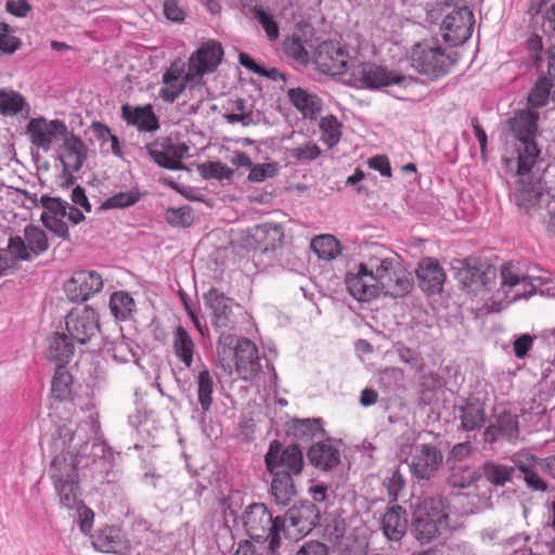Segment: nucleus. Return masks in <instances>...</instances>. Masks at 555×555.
I'll use <instances>...</instances> for the list:
<instances>
[{"label":"nucleus","instance_id":"5fc2aeb1","mask_svg":"<svg viewBox=\"0 0 555 555\" xmlns=\"http://www.w3.org/2000/svg\"><path fill=\"white\" fill-rule=\"evenodd\" d=\"M498 430L501 434V437L506 438L512 441L515 440L518 436V421L516 415L511 412H502L496 418Z\"/></svg>","mask_w":555,"mask_h":555},{"label":"nucleus","instance_id":"de8ad7c7","mask_svg":"<svg viewBox=\"0 0 555 555\" xmlns=\"http://www.w3.org/2000/svg\"><path fill=\"white\" fill-rule=\"evenodd\" d=\"M198 402L204 412L208 411L212 403L214 379L208 370H203L196 378Z\"/></svg>","mask_w":555,"mask_h":555},{"label":"nucleus","instance_id":"0eeeda50","mask_svg":"<svg viewBox=\"0 0 555 555\" xmlns=\"http://www.w3.org/2000/svg\"><path fill=\"white\" fill-rule=\"evenodd\" d=\"M40 203L43 208L40 220L50 232L63 241L70 237L68 222L76 225L85 220L83 214L77 207L61 198L43 195Z\"/></svg>","mask_w":555,"mask_h":555},{"label":"nucleus","instance_id":"0e129e2a","mask_svg":"<svg viewBox=\"0 0 555 555\" xmlns=\"http://www.w3.org/2000/svg\"><path fill=\"white\" fill-rule=\"evenodd\" d=\"M78 518H79V529L83 534H89L93 527L94 521V512L81 504L77 507Z\"/></svg>","mask_w":555,"mask_h":555},{"label":"nucleus","instance_id":"9d476101","mask_svg":"<svg viewBox=\"0 0 555 555\" xmlns=\"http://www.w3.org/2000/svg\"><path fill=\"white\" fill-rule=\"evenodd\" d=\"M66 330L70 339L78 344H87L100 330L99 315L89 306L72 309L66 315Z\"/></svg>","mask_w":555,"mask_h":555},{"label":"nucleus","instance_id":"9b49d317","mask_svg":"<svg viewBox=\"0 0 555 555\" xmlns=\"http://www.w3.org/2000/svg\"><path fill=\"white\" fill-rule=\"evenodd\" d=\"M318 517V511L313 504L293 506L285 517L281 518L280 533L284 532L286 538L299 540L314 528Z\"/></svg>","mask_w":555,"mask_h":555},{"label":"nucleus","instance_id":"603ef678","mask_svg":"<svg viewBox=\"0 0 555 555\" xmlns=\"http://www.w3.org/2000/svg\"><path fill=\"white\" fill-rule=\"evenodd\" d=\"M166 221L173 228H190L194 222V214L191 207H169L165 211Z\"/></svg>","mask_w":555,"mask_h":555},{"label":"nucleus","instance_id":"c756f323","mask_svg":"<svg viewBox=\"0 0 555 555\" xmlns=\"http://www.w3.org/2000/svg\"><path fill=\"white\" fill-rule=\"evenodd\" d=\"M379 284L384 294L397 298L403 297L410 293L413 280L411 274L403 269L400 261H398L392 272H389Z\"/></svg>","mask_w":555,"mask_h":555},{"label":"nucleus","instance_id":"20e7f679","mask_svg":"<svg viewBox=\"0 0 555 555\" xmlns=\"http://www.w3.org/2000/svg\"><path fill=\"white\" fill-rule=\"evenodd\" d=\"M281 518H273L262 503H253L243 514V525L251 540L258 542L262 551L276 554L281 546Z\"/></svg>","mask_w":555,"mask_h":555},{"label":"nucleus","instance_id":"774afa93","mask_svg":"<svg viewBox=\"0 0 555 555\" xmlns=\"http://www.w3.org/2000/svg\"><path fill=\"white\" fill-rule=\"evenodd\" d=\"M164 14L172 22H182L184 20V11L179 4V0H166L164 3Z\"/></svg>","mask_w":555,"mask_h":555},{"label":"nucleus","instance_id":"e2e57ef3","mask_svg":"<svg viewBox=\"0 0 555 555\" xmlns=\"http://www.w3.org/2000/svg\"><path fill=\"white\" fill-rule=\"evenodd\" d=\"M542 30L550 38L555 39V2L548 7L542 16ZM552 57H555V48L550 50Z\"/></svg>","mask_w":555,"mask_h":555},{"label":"nucleus","instance_id":"3c124183","mask_svg":"<svg viewBox=\"0 0 555 555\" xmlns=\"http://www.w3.org/2000/svg\"><path fill=\"white\" fill-rule=\"evenodd\" d=\"M25 98L17 91H0V112L3 115H15L26 106Z\"/></svg>","mask_w":555,"mask_h":555},{"label":"nucleus","instance_id":"f704fd0d","mask_svg":"<svg viewBox=\"0 0 555 555\" xmlns=\"http://www.w3.org/2000/svg\"><path fill=\"white\" fill-rule=\"evenodd\" d=\"M286 434L294 439L308 441L324 434L321 418H292L285 424Z\"/></svg>","mask_w":555,"mask_h":555},{"label":"nucleus","instance_id":"1a4fd4ad","mask_svg":"<svg viewBox=\"0 0 555 555\" xmlns=\"http://www.w3.org/2000/svg\"><path fill=\"white\" fill-rule=\"evenodd\" d=\"M284 233L280 225L259 224L243 232L237 241L241 248L261 254L274 250L283 243Z\"/></svg>","mask_w":555,"mask_h":555},{"label":"nucleus","instance_id":"58836bf2","mask_svg":"<svg viewBox=\"0 0 555 555\" xmlns=\"http://www.w3.org/2000/svg\"><path fill=\"white\" fill-rule=\"evenodd\" d=\"M270 474L272 475L271 495L276 504L288 505L296 495L294 476H288V474Z\"/></svg>","mask_w":555,"mask_h":555},{"label":"nucleus","instance_id":"a211bd4d","mask_svg":"<svg viewBox=\"0 0 555 555\" xmlns=\"http://www.w3.org/2000/svg\"><path fill=\"white\" fill-rule=\"evenodd\" d=\"M441 451L433 444L416 446L411 457L410 469L414 477L422 480L433 478L442 464Z\"/></svg>","mask_w":555,"mask_h":555},{"label":"nucleus","instance_id":"338daca9","mask_svg":"<svg viewBox=\"0 0 555 555\" xmlns=\"http://www.w3.org/2000/svg\"><path fill=\"white\" fill-rule=\"evenodd\" d=\"M5 10L16 17H26L31 11V5L27 0H8Z\"/></svg>","mask_w":555,"mask_h":555},{"label":"nucleus","instance_id":"2f4dec72","mask_svg":"<svg viewBox=\"0 0 555 555\" xmlns=\"http://www.w3.org/2000/svg\"><path fill=\"white\" fill-rule=\"evenodd\" d=\"M408 529L405 509L400 505L391 506L382 518V530L385 537L391 541H399Z\"/></svg>","mask_w":555,"mask_h":555},{"label":"nucleus","instance_id":"4468645a","mask_svg":"<svg viewBox=\"0 0 555 555\" xmlns=\"http://www.w3.org/2000/svg\"><path fill=\"white\" fill-rule=\"evenodd\" d=\"M150 155L160 167L169 170L182 169V160L189 154V146L172 138H162L149 149Z\"/></svg>","mask_w":555,"mask_h":555},{"label":"nucleus","instance_id":"aec40b11","mask_svg":"<svg viewBox=\"0 0 555 555\" xmlns=\"http://www.w3.org/2000/svg\"><path fill=\"white\" fill-rule=\"evenodd\" d=\"M223 57L222 46L217 41L204 42L189 59V69L195 78L214 72Z\"/></svg>","mask_w":555,"mask_h":555},{"label":"nucleus","instance_id":"37998d69","mask_svg":"<svg viewBox=\"0 0 555 555\" xmlns=\"http://www.w3.org/2000/svg\"><path fill=\"white\" fill-rule=\"evenodd\" d=\"M553 83L547 77H540L528 94V108L537 111L544 107L548 103Z\"/></svg>","mask_w":555,"mask_h":555},{"label":"nucleus","instance_id":"f257e3e1","mask_svg":"<svg viewBox=\"0 0 555 555\" xmlns=\"http://www.w3.org/2000/svg\"><path fill=\"white\" fill-rule=\"evenodd\" d=\"M89 424H68L59 428V436L55 439V449H62L56 454L49 467V477L52 482L79 479L78 455L88 446L90 436Z\"/></svg>","mask_w":555,"mask_h":555},{"label":"nucleus","instance_id":"a18cd8bd","mask_svg":"<svg viewBox=\"0 0 555 555\" xmlns=\"http://www.w3.org/2000/svg\"><path fill=\"white\" fill-rule=\"evenodd\" d=\"M311 249L322 259H334L340 254L338 241L331 234H323L311 241Z\"/></svg>","mask_w":555,"mask_h":555},{"label":"nucleus","instance_id":"ea45409f","mask_svg":"<svg viewBox=\"0 0 555 555\" xmlns=\"http://www.w3.org/2000/svg\"><path fill=\"white\" fill-rule=\"evenodd\" d=\"M482 475L485 478L495 487H504L511 481L515 467L496 463L494 461H487L483 463Z\"/></svg>","mask_w":555,"mask_h":555},{"label":"nucleus","instance_id":"72a5a7b5","mask_svg":"<svg viewBox=\"0 0 555 555\" xmlns=\"http://www.w3.org/2000/svg\"><path fill=\"white\" fill-rule=\"evenodd\" d=\"M287 96L291 103L307 118H314L323 107L320 96L302 88L289 89Z\"/></svg>","mask_w":555,"mask_h":555},{"label":"nucleus","instance_id":"412c9836","mask_svg":"<svg viewBox=\"0 0 555 555\" xmlns=\"http://www.w3.org/2000/svg\"><path fill=\"white\" fill-rule=\"evenodd\" d=\"M398 261V255L383 246L373 245L366 249L364 259L359 267L380 282L389 272H392Z\"/></svg>","mask_w":555,"mask_h":555},{"label":"nucleus","instance_id":"ddd939ff","mask_svg":"<svg viewBox=\"0 0 555 555\" xmlns=\"http://www.w3.org/2000/svg\"><path fill=\"white\" fill-rule=\"evenodd\" d=\"M67 132V126L60 119L31 118L26 126V133L31 144L43 151H49L53 142L65 138Z\"/></svg>","mask_w":555,"mask_h":555},{"label":"nucleus","instance_id":"13d9d810","mask_svg":"<svg viewBox=\"0 0 555 555\" xmlns=\"http://www.w3.org/2000/svg\"><path fill=\"white\" fill-rule=\"evenodd\" d=\"M164 183L176 190L191 201H204L206 186L179 184L170 179H164Z\"/></svg>","mask_w":555,"mask_h":555},{"label":"nucleus","instance_id":"6e6552de","mask_svg":"<svg viewBox=\"0 0 555 555\" xmlns=\"http://www.w3.org/2000/svg\"><path fill=\"white\" fill-rule=\"evenodd\" d=\"M264 462L269 473L297 476L304 468V455L300 448L297 444H289L284 448L276 440L270 443Z\"/></svg>","mask_w":555,"mask_h":555},{"label":"nucleus","instance_id":"680f3d73","mask_svg":"<svg viewBox=\"0 0 555 555\" xmlns=\"http://www.w3.org/2000/svg\"><path fill=\"white\" fill-rule=\"evenodd\" d=\"M320 153V147L315 143L307 142L302 145L289 150L288 156L298 162H306L317 158Z\"/></svg>","mask_w":555,"mask_h":555},{"label":"nucleus","instance_id":"a878e982","mask_svg":"<svg viewBox=\"0 0 555 555\" xmlns=\"http://www.w3.org/2000/svg\"><path fill=\"white\" fill-rule=\"evenodd\" d=\"M92 545L103 553L125 554L130 551L131 543L115 526H105L92 535Z\"/></svg>","mask_w":555,"mask_h":555},{"label":"nucleus","instance_id":"6ab92c4d","mask_svg":"<svg viewBox=\"0 0 555 555\" xmlns=\"http://www.w3.org/2000/svg\"><path fill=\"white\" fill-rule=\"evenodd\" d=\"M359 79L362 87L367 89H379L392 85H402L405 81V76L402 74L388 70L386 67L376 65L374 63H363L353 73Z\"/></svg>","mask_w":555,"mask_h":555},{"label":"nucleus","instance_id":"6e6d98bb","mask_svg":"<svg viewBox=\"0 0 555 555\" xmlns=\"http://www.w3.org/2000/svg\"><path fill=\"white\" fill-rule=\"evenodd\" d=\"M254 16L258 21V23L264 29L267 37L269 40L274 41L280 36V29L278 23L274 21L273 16L268 14L262 8L255 7L254 8Z\"/></svg>","mask_w":555,"mask_h":555},{"label":"nucleus","instance_id":"5701e85b","mask_svg":"<svg viewBox=\"0 0 555 555\" xmlns=\"http://www.w3.org/2000/svg\"><path fill=\"white\" fill-rule=\"evenodd\" d=\"M345 283L349 294L358 301H371L382 293L379 282L365 270H361V267L357 272H349L345 278Z\"/></svg>","mask_w":555,"mask_h":555},{"label":"nucleus","instance_id":"69168bd1","mask_svg":"<svg viewBox=\"0 0 555 555\" xmlns=\"http://www.w3.org/2000/svg\"><path fill=\"white\" fill-rule=\"evenodd\" d=\"M527 49L533 63L539 65V63L542 61L543 52L542 37L535 34L531 35L527 40Z\"/></svg>","mask_w":555,"mask_h":555},{"label":"nucleus","instance_id":"79ce46f5","mask_svg":"<svg viewBox=\"0 0 555 555\" xmlns=\"http://www.w3.org/2000/svg\"><path fill=\"white\" fill-rule=\"evenodd\" d=\"M481 474L478 469L472 468L467 465H460L452 467V472L448 478V483L452 488L467 489L479 481Z\"/></svg>","mask_w":555,"mask_h":555},{"label":"nucleus","instance_id":"e433bc0d","mask_svg":"<svg viewBox=\"0 0 555 555\" xmlns=\"http://www.w3.org/2000/svg\"><path fill=\"white\" fill-rule=\"evenodd\" d=\"M460 412L461 428L465 431L479 429L485 424V403L476 398H468Z\"/></svg>","mask_w":555,"mask_h":555},{"label":"nucleus","instance_id":"a19ab883","mask_svg":"<svg viewBox=\"0 0 555 555\" xmlns=\"http://www.w3.org/2000/svg\"><path fill=\"white\" fill-rule=\"evenodd\" d=\"M135 308L134 299L127 292H115L109 299V309L116 320H128Z\"/></svg>","mask_w":555,"mask_h":555},{"label":"nucleus","instance_id":"bf43d9fd","mask_svg":"<svg viewBox=\"0 0 555 555\" xmlns=\"http://www.w3.org/2000/svg\"><path fill=\"white\" fill-rule=\"evenodd\" d=\"M511 461L514 463L515 467L521 472V474L528 473V470L535 467H541V457H538L529 452L515 453L511 457Z\"/></svg>","mask_w":555,"mask_h":555},{"label":"nucleus","instance_id":"4be33fe9","mask_svg":"<svg viewBox=\"0 0 555 555\" xmlns=\"http://www.w3.org/2000/svg\"><path fill=\"white\" fill-rule=\"evenodd\" d=\"M234 370L243 380H251L260 371V358L257 346L247 338L237 341L234 348Z\"/></svg>","mask_w":555,"mask_h":555},{"label":"nucleus","instance_id":"39448f33","mask_svg":"<svg viewBox=\"0 0 555 555\" xmlns=\"http://www.w3.org/2000/svg\"><path fill=\"white\" fill-rule=\"evenodd\" d=\"M449 503L443 496L425 499L415 511L413 533L421 543H429L448 528Z\"/></svg>","mask_w":555,"mask_h":555},{"label":"nucleus","instance_id":"f8f14e48","mask_svg":"<svg viewBox=\"0 0 555 555\" xmlns=\"http://www.w3.org/2000/svg\"><path fill=\"white\" fill-rule=\"evenodd\" d=\"M48 247V236L37 225H27L24 230V238L11 237L8 245L10 254L18 260H29L44 253Z\"/></svg>","mask_w":555,"mask_h":555},{"label":"nucleus","instance_id":"4c0bfd02","mask_svg":"<svg viewBox=\"0 0 555 555\" xmlns=\"http://www.w3.org/2000/svg\"><path fill=\"white\" fill-rule=\"evenodd\" d=\"M74 356V346L65 334L54 333L48 338L47 357L57 366L67 364Z\"/></svg>","mask_w":555,"mask_h":555},{"label":"nucleus","instance_id":"cd10ccee","mask_svg":"<svg viewBox=\"0 0 555 555\" xmlns=\"http://www.w3.org/2000/svg\"><path fill=\"white\" fill-rule=\"evenodd\" d=\"M528 286H531L528 276L521 273L514 264L506 263L501 267L500 292L504 293L508 302L521 298L526 294Z\"/></svg>","mask_w":555,"mask_h":555},{"label":"nucleus","instance_id":"dca6fc26","mask_svg":"<svg viewBox=\"0 0 555 555\" xmlns=\"http://www.w3.org/2000/svg\"><path fill=\"white\" fill-rule=\"evenodd\" d=\"M103 276L93 270L76 271L65 283L64 289L73 301H85L103 289Z\"/></svg>","mask_w":555,"mask_h":555},{"label":"nucleus","instance_id":"c85d7f7f","mask_svg":"<svg viewBox=\"0 0 555 555\" xmlns=\"http://www.w3.org/2000/svg\"><path fill=\"white\" fill-rule=\"evenodd\" d=\"M416 274L423 291L430 294L440 293L442 291L446 273L436 259H423L420 262Z\"/></svg>","mask_w":555,"mask_h":555},{"label":"nucleus","instance_id":"393cba45","mask_svg":"<svg viewBox=\"0 0 555 555\" xmlns=\"http://www.w3.org/2000/svg\"><path fill=\"white\" fill-rule=\"evenodd\" d=\"M206 305L212 311V325L218 330L231 328L234 324L233 300L217 288H211L205 295Z\"/></svg>","mask_w":555,"mask_h":555},{"label":"nucleus","instance_id":"7ed1b4c3","mask_svg":"<svg viewBox=\"0 0 555 555\" xmlns=\"http://www.w3.org/2000/svg\"><path fill=\"white\" fill-rule=\"evenodd\" d=\"M409 61L416 73L435 81L449 75L456 67L459 54L448 51L438 41L424 40L413 44Z\"/></svg>","mask_w":555,"mask_h":555},{"label":"nucleus","instance_id":"b1692460","mask_svg":"<svg viewBox=\"0 0 555 555\" xmlns=\"http://www.w3.org/2000/svg\"><path fill=\"white\" fill-rule=\"evenodd\" d=\"M544 194L541 176H520L516 183L515 201L519 208L529 212L540 204Z\"/></svg>","mask_w":555,"mask_h":555},{"label":"nucleus","instance_id":"f3484780","mask_svg":"<svg viewBox=\"0 0 555 555\" xmlns=\"http://www.w3.org/2000/svg\"><path fill=\"white\" fill-rule=\"evenodd\" d=\"M348 61V52L338 42L324 41L315 49L314 62L323 74L333 76L344 74L347 69Z\"/></svg>","mask_w":555,"mask_h":555},{"label":"nucleus","instance_id":"864d4df0","mask_svg":"<svg viewBox=\"0 0 555 555\" xmlns=\"http://www.w3.org/2000/svg\"><path fill=\"white\" fill-rule=\"evenodd\" d=\"M141 199V193L138 190L119 192L106 198L100 206L101 209L127 208Z\"/></svg>","mask_w":555,"mask_h":555},{"label":"nucleus","instance_id":"4d7b16f0","mask_svg":"<svg viewBox=\"0 0 555 555\" xmlns=\"http://www.w3.org/2000/svg\"><path fill=\"white\" fill-rule=\"evenodd\" d=\"M13 28L7 23H0V51L14 53L21 46L20 38L13 35Z\"/></svg>","mask_w":555,"mask_h":555},{"label":"nucleus","instance_id":"2eb2a0df","mask_svg":"<svg viewBox=\"0 0 555 555\" xmlns=\"http://www.w3.org/2000/svg\"><path fill=\"white\" fill-rule=\"evenodd\" d=\"M196 79L181 59L172 61L163 74L160 98L167 103H173L185 90L188 82Z\"/></svg>","mask_w":555,"mask_h":555},{"label":"nucleus","instance_id":"49530a36","mask_svg":"<svg viewBox=\"0 0 555 555\" xmlns=\"http://www.w3.org/2000/svg\"><path fill=\"white\" fill-rule=\"evenodd\" d=\"M321 140L330 147L339 142L341 137V124L334 115L321 118L319 122Z\"/></svg>","mask_w":555,"mask_h":555},{"label":"nucleus","instance_id":"c03bdc74","mask_svg":"<svg viewBox=\"0 0 555 555\" xmlns=\"http://www.w3.org/2000/svg\"><path fill=\"white\" fill-rule=\"evenodd\" d=\"M52 483L62 507L73 508L78 504L79 479Z\"/></svg>","mask_w":555,"mask_h":555},{"label":"nucleus","instance_id":"052dcab7","mask_svg":"<svg viewBox=\"0 0 555 555\" xmlns=\"http://www.w3.org/2000/svg\"><path fill=\"white\" fill-rule=\"evenodd\" d=\"M230 162L237 169L242 168V169L249 170L250 171L249 173H267V170H266L267 165H264V164L254 165L250 157L243 152H235L231 156Z\"/></svg>","mask_w":555,"mask_h":555},{"label":"nucleus","instance_id":"7c9ffc66","mask_svg":"<svg viewBox=\"0 0 555 555\" xmlns=\"http://www.w3.org/2000/svg\"><path fill=\"white\" fill-rule=\"evenodd\" d=\"M121 116L128 125L137 127L140 131L152 132L159 128L152 105L131 107L125 104L121 107Z\"/></svg>","mask_w":555,"mask_h":555},{"label":"nucleus","instance_id":"473e14b6","mask_svg":"<svg viewBox=\"0 0 555 555\" xmlns=\"http://www.w3.org/2000/svg\"><path fill=\"white\" fill-rule=\"evenodd\" d=\"M311 465L322 470H330L340 462V453L331 442H318L308 450Z\"/></svg>","mask_w":555,"mask_h":555},{"label":"nucleus","instance_id":"423d86ee","mask_svg":"<svg viewBox=\"0 0 555 555\" xmlns=\"http://www.w3.org/2000/svg\"><path fill=\"white\" fill-rule=\"evenodd\" d=\"M437 5H443L444 17L440 31L444 41L451 46H460L466 42L474 30L475 17L465 4L455 0H437Z\"/></svg>","mask_w":555,"mask_h":555},{"label":"nucleus","instance_id":"c9c22d12","mask_svg":"<svg viewBox=\"0 0 555 555\" xmlns=\"http://www.w3.org/2000/svg\"><path fill=\"white\" fill-rule=\"evenodd\" d=\"M171 346L179 361L190 369L194 363L196 347L191 335L183 326L176 327L172 334Z\"/></svg>","mask_w":555,"mask_h":555},{"label":"nucleus","instance_id":"f03ea898","mask_svg":"<svg viewBox=\"0 0 555 555\" xmlns=\"http://www.w3.org/2000/svg\"><path fill=\"white\" fill-rule=\"evenodd\" d=\"M540 113L531 108L518 109L506 120L505 132L517 140V172L529 173L540 159L541 151L537 145L535 135L539 131Z\"/></svg>","mask_w":555,"mask_h":555},{"label":"nucleus","instance_id":"bb28decb","mask_svg":"<svg viewBox=\"0 0 555 555\" xmlns=\"http://www.w3.org/2000/svg\"><path fill=\"white\" fill-rule=\"evenodd\" d=\"M88 157V147L77 135H65L60 153V160L63 164V173H73L81 169Z\"/></svg>","mask_w":555,"mask_h":555},{"label":"nucleus","instance_id":"8fccbe9b","mask_svg":"<svg viewBox=\"0 0 555 555\" xmlns=\"http://www.w3.org/2000/svg\"><path fill=\"white\" fill-rule=\"evenodd\" d=\"M72 383L70 374L64 366H59L51 382L52 396L60 401L65 400L70 395Z\"/></svg>","mask_w":555,"mask_h":555},{"label":"nucleus","instance_id":"09e8293b","mask_svg":"<svg viewBox=\"0 0 555 555\" xmlns=\"http://www.w3.org/2000/svg\"><path fill=\"white\" fill-rule=\"evenodd\" d=\"M461 281L467 287H474L476 291L478 287H486L487 285V273L469 261H465L463 268L459 272Z\"/></svg>","mask_w":555,"mask_h":555}]
</instances>
